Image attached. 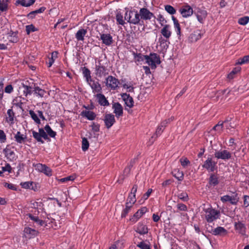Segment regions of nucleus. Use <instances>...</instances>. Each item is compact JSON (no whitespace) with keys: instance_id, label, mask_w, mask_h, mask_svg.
Returning a JSON list of instances; mask_svg holds the SVG:
<instances>
[{"instance_id":"nucleus-1","label":"nucleus","mask_w":249,"mask_h":249,"mask_svg":"<svg viewBox=\"0 0 249 249\" xmlns=\"http://www.w3.org/2000/svg\"><path fill=\"white\" fill-rule=\"evenodd\" d=\"M124 19L130 24H141L139 12L135 9L127 11L124 15Z\"/></svg>"},{"instance_id":"nucleus-2","label":"nucleus","mask_w":249,"mask_h":249,"mask_svg":"<svg viewBox=\"0 0 249 249\" xmlns=\"http://www.w3.org/2000/svg\"><path fill=\"white\" fill-rule=\"evenodd\" d=\"M160 57L156 53H150L149 55L146 57V63H147L151 69H155L157 65L160 63Z\"/></svg>"},{"instance_id":"nucleus-3","label":"nucleus","mask_w":249,"mask_h":249,"mask_svg":"<svg viewBox=\"0 0 249 249\" xmlns=\"http://www.w3.org/2000/svg\"><path fill=\"white\" fill-rule=\"evenodd\" d=\"M101 61L99 60L95 67V74L99 78L105 77L109 73V70L107 67L101 65Z\"/></svg>"},{"instance_id":"nucleus-4","label":"nucleus","mask_w":249,"mask_h":249,"mask_svg":"<svg viewBox=\"0 0 249 249\" xmlns=\"http://www.w3.org/2000/svg\"><path fill=\"white\" fill-rule=\"evenodd\" d=\"M205 213V218L208 222H212L219 218L220 216L219 211L211 208L207 209Z\"/></svg>"},{"instance_id":"nucleus-5","label":"nucleus","mask_w":249,"mask_h":249,"mask_svg":"<svg viewBox=\"0 0 249 249\" xmlns=\"http://www.w3.org/2000/svg\"><path fill=\"white\" fill-rule=\"evenodd\" d=\"M220 200L223 203L230 202L232 205H236L239 200V197L237 193L233 192L231 196L225 195L221 197Z\"/></svg>"},{"instance_id":"nucleus-6","label":"nucleus","mask_w":249,"mask_h":249,"mask_svg":"<svg viewBox=\"0 0 249 249\" xmlns=\"http://www.w3.org/2000/svg\"><path fill=\"white\" fill-rule=\"evenodd\" d=\"M105 82L107 87L113 90L116 89L120 84L119 80L112 75L108 76Z\"/></svg>"},{"instance_id":"nucleus-7","label":"nucleus","mask_w":249,"mask_h":249,"mask_svg":"<svg viewBox=\"0 0 249 249\" xmlns=\"http://www.w3.org/2000/svg\"><path fill=\"white\" fill-rule=\"evenodd\" d=\"M214 155L215 158L217 159H221L224 160H230L232 157L231 153L227 150L216 151Z\"/></svg>"},{"instance_id":"nucleus-8","label":"nucleus","mask_w":249,"mask_h":249,"mask_svg":"<svg viewBox=\"0 0 249 249\" xmlns=\"http://www.w3.org/2000/svg\"><path fill=\"white\" fill-rule=\"evenodd\" d=\"M139 14L142 22H143V20H150L152 17H154V14L146 8H141Z\"/></svg>"},{"instance_id":"nucleus-9","label":"nucleus","mask_w":249,"mask_h":249,"mask_svg":"<svg viewBox=\"0 0 249 249\" xmlns=\"http://www.w3.org/2000/svg\"><path fill=\"white\" fill-rule=\"evenodd\" d=\"M202 167L209 172H213L216 168V162L211 158H208L202 165Z\"/></svg>"},{"instance_id":"nucleus-10","label":"nucleus","mask_w":249,"mask_h":249,"mask_svg":"<svg viewBox=\"0 0 249 249\" xmlns=\"http://www.w3.org/2000/svg\"><path fill=\"white\" fill-rule=\"evenodd\" d=\"M179 11L183 18H188L193 14V8L187 4L181 6Z\"/></svg>"},{"instance_id":"nucleus-11","label":"nucleus","mask_w":249,"mask_h":249,"mask_svg":"<svg viewBox=\"0 0 249 249\" xmlns=\"http://www.w3.org/2000/svg\"><path fill=\"white\" fill-rule=\"evenodd\" d=\"M104 121L106 127L107 129H109L115 122L114 115L111 113L106 114L105 115Z\"/></svg>"},{"instance_id":"nucleus-12","label":"nucleus","mask_w":249,"mask_h":249,"mask_svg":"<svg viewBox=\"0 0 249 249\" xmlns=\"http://www.w3.org/2000/svg\"><path fill=\"white\" fill-rule=\"evenodd\" d=\"M207 230L209 232L214 235L224 236L227 233V231L222 227H217L215 229L211 228L210 230L207 228Z\"/></svg>"},{"instance_id":"nucleus-13","label":"nucleus","mask_w":249,"mask_h":249,"mask_svg":"<svg viewBox=\"0 0 249 249\" xmlns=\"http://www.w3.org/2000/svg\"><path fill=\"white\" fill-rule=\"evenodd\" d=\"M88 83L90 86L93 93H101L102 90V87L98 82L95 81L92 79Z\"/></svg>"},{"instance_id":"nucleus-14","label":"nucleus","mask_w":249,"mask_h":249,"mask_svg":"<svg viewBox=\"0 0 249 249\" xmlns=\"http://www.w3.org/2000/svg\"><path fill=\"white\" fill-rule=\"evenodd\" d=\"M195 14L196 16L198 21L201 23H203L207 16V11L200 8H198L197 11Z\"/></svg>"},{"instance_id":"nucleus-15","label":"nucleus","mask_w":249,"mask_h":249,"mask_svg":"<svg viewBox=\"0 0 249 249\" xmlns=\"http://www.w3.org/2000/svg\"><path fill=\"white\" fill-rule=\"evenodd\" d=\"M113 113L115 114L117 118L122 116L123 114V108L122 105L118 102L114 103L112 105Z\"/></svg>"},{"instance_id":"nucleus-16","label":"nucleus","mask_w":249,"mask_h":249,"mask_svg":"<svg viewBox=\"0 0 249 249\" xmlns=\"http://www.w3.org/2000/svg\"><path fill=\"white\" fill-rule=\"evenodd\" d=\"M100 38L103 43L107 46H110L113 42L112 37L109 34H101Z\"/></svg>"},{"instance_id":"nucleus-17","label":"nucleus","mask_w":249,"mask_h":249,"mask_svg":"<svg viewBox=\"0 0 249 249\" xmlns=\"http://www.w3.org/2000/svg\"><path fill=\"white\" fill-rule=\"evenodd\" d=\"M201 31L197 30L192 33L189 36L188 40L190 42H195L200 39L202 37Z\"/></svg>"},{"instance_id":"nucleus-18","label":"nucleus","mask_w":249,"mask_h":249,"mask_svg":"<svg viewBox=\"0 0 249 249\" xmlns=\"http://www.w3.org/2000/svg\"><path fill=\"white\" fill-rule=\"evenodd\" d=\"M146 211L147 208L146 207L142 208L133 215V216L130 219V220L133 222H136Z\"/></svg>"},{"instance_id":"nucleus-19","label":"nucleus","mask_w":249,"mask_h":249,"mask_svg":"<svg viewBox=\"0 0 249 249\" xmlns=\"http://www.w3.org/2000/svg\"><path fill=\"white\" fill-rule=\"evenodd\" d=\"M121 96L123 100L124 101L125 104L126 106L129 108L133 107L134 105V101L132 97L130 96V95L127 93H123L121 95Z\"/></svg>"},{"instance_id":"nucleus-20","label":"nucleus","mask_w":249,"mask_h":249,"mask_svg":"<svg viewBox=\"0 0 249 249\" xmlns=\"http://www.w3.org/2000/svg\"><path fill=\"white\" fill-rule=\"evenodd\" d=\"M161 34L166 39H168L171 36L172 32L170 30V26L165 24L160 31Z\"/></svg>"},{"instance_id":"nucleus-21","label":"nucleus","mask_w":249,"mask_h":249,"mask_svg":"<svg viewBox=\"0 0 249 249\" xmlns=\"http://www.w3.org/2000/svg\"><path fill=\"white\" fill-rule=\"evenodd\" d=\"M24 232L25 236L29 238H31L36 236L38 234V231L34 229H32L29 227H26L24 230Z\"/></svg>"},{"instance_id":"nucleus-22","label":"nucleus","mask_w":249,"mask_h":249,"mask_svg":"<svg viewBox=\"0 0 249 249\" xmlns=\"http://www.w3.org/2000/svg\"><path fill=\"white\" fill-rule=\"evenodd\" d=\"M234 225L235 229L236 231H238V232L242 234H245L246 228L243 223L241 221L235 222Z\"/></svg>"},{"instance_id":"nucleus-23","label":"nucleus","mask_w":249,"mask_h":249,"mask_svg":"<svg viewBox=\"0 0 249 249\" xmlns=\"http://www.w3.org/2000/svg\"><path fill=\"white\" fill-rule=\"evenodd\" d=\"M14 138L17 143L21 144L25 142L27 137L26 135L21 134L20 132L18 131L15 134Z\"/></svg>"},{"instance_id":"nucleus-24","label":"nucleus","mask_w":249,"mask_h":249,"mask_svg":"<svg viewBox=\"0 0 249 249\" xmlns=\"http://www.w3.org/2000/svg\"><path fill=\"white\" fill-rule=\"evenodd\" d=\"M96 96L98 99V102L101 106H108L109 105V104L104 95L99 93H97Z\"/></svg>"},{"instance_id":"nucleus-25","label":"nucleus","mask_w":249,"mask_h":249,"mask_svg":"<svg viewBox=\"0 0 249 249\" xmlns=\"http://www.w3.org/2000/svg\"><path fill=\"white\" fill-rule=\"evenodd\" d=\"M3 153L5 157L10 160L12 161L15 159V154L13 151L8 148V146L3 150Z\"/></svg>"},{"instance_id":"nucleus-26","label":"nucleus","mask_w":249,"mask_h":249,"mask_svg":"<svg viewBox=\"0 0 249 249\" xmlns=\"http://www.w3.org/2000/svg\"><path fill=\"white\" fill-rule=\"evenodd\" d=\"M81 115L89 120H93L96 117V114L91 111L84 110L81 113Z\"/></svg>"},{"instance_id":"nucleus-27","label":"nucleus","mask_w":249,"mask_h":249,"mask_svg":"<svg viewBox=\"0 0 249 249\" xmlns=\"http://www.w3.org/2000/svg\"><path fill=\"white\" fill-rule=\"evenodd\" d=\"M18 32L10 31L7 33L9 41L12 43H16L18 41V38L17 36Z\"/></svg>"},{"instance_id":"nucleus-28","label":"nucleus","mask_w":249,"mask_h":249,"mask_svg":"<svg viewBox=\"0 0 249 249\" xmlns=\"http://www.w3.org/2000/svg\"><path fill=\"white\" fill-rule=\"evenodd\" d=\"M87 33L86 29H81L79 30L75 34V37L78 41H83L84 36Z\"/></svg>"},{"instance_id":"nucleus-29","label":"nucleus","mask_w":249,"mask_h":249,"mask_svg":"<svg viewBox=\"0 0 249 249\" xmlns=\"http://www.w3.org/2000/svg\"><path fill=\"white\" fill-rule=\"evenodd\" d=\"M136 231L140 234H145L148 233V229L145 225L140 223Z\"/></svg>"},{"instance_id":"nucleus-30","label":"nucleus","mask_w":249,"mask_h":249,"mask_svg":"<svg viewBox=\"0 0 249 249\" xmlns=\"http://www.w3.org/2000/svg\"><path fill=\"white\" fill-rule=\"evenodd\" d=\"M33 91H34L35 94L41 98L43 97L46 93V91L45 90L40 88L38 86H35Z\"/></svg>"},{"instance_id":"nucleus-31","label":"nucleus","mask_w":249,"mask_h":249,"mask_svg":"<svg viewBox=\"0 0 249 249\" xmlns=\"http://www.w3.org/2000/svg\"><path fill=\"white\" fill-rule=\"evenodd\" d=\"M15 117V113L12 109H9L7 110V117H6V121L10 124L14 123V118Z\"/></svg>"},{"instance_id":"nucleus-32","label":"nucleus","mask_w":249,"mask_h":249,"mask_svg":"<svg viewBox=\"0 0 249 249\" xmlns=\"http://www.w3.org/2000/svg\"><path fill=\"white\" fill-rule=\"evenodd\" d=\"M209 183L210 185L215 186L219 183L218 178L213 174H212L209 179Z\"/></svg>"},{"instance_id":"nucleus-33","label":"nucleus","mask_w":249,"mask_h":249,"mask_svg":"<svg viewBox=\"0 0 249 249\" xmlns=\"http://www.w3.org/2000/svg\"><path fill=\"white\" fill-rule=\"evenodd\" d=\"M134 58L135 60V62H140L143 61L144 60H146V57L147 55H143L141 53H133Z\"/></svg>"},{"instance_id":"nucleus-34","label":"nucleus","mask_w":249,"mask_h":249,"mask_svg":"<svg viewBox=\"0 0 249 249\" xmlns=\"http://www.w3.org/2000/svg\"><path fill=\"white\" fill-rule=\"evenodd\" d=\"M227 123L228 122L226 121L219 122L217 124L213 127L211 131L215 130L217 131L219 133H220L222 131L223 127L224 126V124Z\"/></svg>"},{"instance_id":"nucleus-35","label":"nucleus","mask_w":249,"mask_h":249,"mask_svg":"<svg viewBox=\"0 0 249 249\" xmlns=\"http://www.w3.org/2000/svg\"><path fill=\"white\" fill-rule=\"evenodd\" d=\"M27 215L38 225L43 226L45 224V222L42 220L39 219L38 217L34 216L31 213H28L27 214Z\"/></svg>"},{"instance_id":"nucleus-36","label":"nucleus","mask_w":249,"mask_h":249,"mask_svg":"<svg viewBox=\"0 0 249 249\" xmlns=\"http://www.w3.org/2000/svg\"><path fill=\"white\" fill-rule=\"evenodd\" d=\"M83 74L84 77H85L87 83L92 79L90 75V71L89 70L84 67L82 68Z\"/></svg>"},{"instance_id":"nucleus-37","label":"nucleus","mask_w":249,"mask_h":249,"mask_svg":"<svg viewBox=\"0 0 249 249\" xmlns=\"http://www.w3.org/2000/svg\"><path fill=\"white\" fill-rule=\"evenodd\" d=\"M35 0H18L17 2L23 6L28 7L33 4Z\"/></svg>"},{"instance_id":"nucleus-38","label":"nucleus","mask_w":249,"mask_h":249,"mask_svg":"<svg viewBox=\"0 0 249 249\" xmlns=\"http://www.w3.org/2000/svg\"><path fill=\"white\" fill-rule=\"evenodd\" d=\"M22 87L24 88L23 94L25 97L28 95H31L32 93V89H34L32 86H28L23 83Z\"/></svg>"},{"instance_id":"nucleus-39","label":"nucleus","mask_w":249,"mask_h":249,"mask_svg":"<svg viewBox=\"0 0 249 249\" xmlns=\"http://www.w3.org/2000/svg\"><path fill=\"white\" fill-rule=\"evenodd\" d=\"M13 105L19 107L21 109L22 108V98L20 96L16 97L13 101Z\"/></svg>"},{"instance_id":"nucleus-40","label":"nucleus","mask_w":249,"mask_h":249,"mask_svg":"<svg viewBox=\"0 0 249 249\" xmlns=\"http://www.w3.org/2000/svg\"><path fill=\"white\" fill-rule=\"evenodd\" d=\"M133 206H132V204L126 202L125 203V208L122 211V214H121V217H125L127 213L130 211L131 208H132Z\"/></svg>"},{"instance_id":"nucleus-41","label":"nucleus","mask_w":249,"mask_h":249,"mask_svg":"<svg viewBox=\"0 0 249 249\" xmlns=\"http://www.w3.org/2000/svg\"><path fill=\"white\" fill-rule=\"evenodd\" d=\"M172 174L178 180L181 181L183 179L184 174L182 172H180L179 170H175L172 172Z\"/></svg>"},{"instance_id":"nucleus-42","label":"nucleus","mask_w":249,"mask_h":249,"mask_svg":"<svg viewBox=\"0 0 249 249\" xmlns=\"http://www.w3.org/2000/svg\"><path fill=\"white\" fill-rule=\"evenodd\" d=\"M57 53L54 52L52 53L51 58H48V61L47 62L48 67H51L54 62L55 58L57 57Z\"/></svg>"},{"instance_id":"nucleus-43","label":"nucleus","mask_w":249,"mask_h":249,"mask_svg":"<svg viewBox=\"0 0 249 249\" xmlns=\"http://www.w3.org/2000/svg\"><path fill=\"white\" fill-rule=\"evenodd\" d=\"M44 130L46 131L47 134L49 135L51 137L54 138L56 135V132L53 131L51 127L47 124L44 127Z\"/></svg>"},{"instance_id":"nucleus-44","label":"nucleus","mask_w":249,"mask_h":249,"mask_svg":"<svg viewBox=\"0 0 249 249\" xmlns=\"http://www.w3.org/2000/svg\"><path fill=\"white\" fill-rule=\"evenodd\" d=\"M249 63V55L244 56L242 58L238 59L236 64L239 65H242L246 63Z\"/></svg>"},{"instance_id":"nucleus-45","label":"nucleus","mask_w":249,"mask_h":249,"mask_svg":"<svg viewBox=\"0 0 249 249\" xmlns=\"http://www.w3.org/2000/svg\"><path fill=\"white\" fill-rule=\"evenodd\" d=\"M32 134L33 137L38 142H40L41 143H44V142L42 140V137L40 136V133L38 132H37L34 130L32 131Z\"/></svg>"},{"instance_id":"nucleus-46","label":"nucleus","mask_w":249,"mask_h":249,"mask_svg":"<svg viewBox=\"0 0 249 249\" xmlns=\"http://www.w3.org/2000/svg\"><path fill=\"white\" fill-rule=\"evenodd\" d=\"M29 114L30 115L32 119L37 124H40V120L37 117V115L35 113L33 110L29 111Z\"/></svg>"},{"instance_id":"nucleus-47","label":"nucleus","mask_w":249,"mask_h":249,"mask_svg":"<svg viewBox=\"0 0 249 249\" xmlns=\"http://www.w3.org/2000/svg\"><path fill=\"white\" fill-rule=\"evenodd\" d=\"M116 18L119 24L124 25L125 24V22L123 19V16L120 13H118L116 14Z\"/></svg>"},{"instance_id":"nucleus-48","label":"nucleus","mask_w":249,"mask_h":249,"mask_svg":"<svg viewBox=\"0 0 249 249\" xmlns=\"http://www.w3.org/2000/svg\"><path fill=\"white\" fill-rule=\"evenodd\" d=\"M89 143L87 139L85 138L82 139V148L83 151H86L88 149Z\"/></svg>"},{"instance_id":"nucleus-49","label":"nucleus","mask_w":249,"mask_h":249,"mask_svg":"<svg viewBox=\"0 0 249 249\" xmlns=\"http://www.w3.org/2000/svg\"><path fill=\"white\" fill-rule=\"evenodd\" d=\"M178 198L183 201H187L189 199L188 194L186 192L180 193L178 196Z\"/></svg>"},{"instance_id":"nucleus-50","label":"nucleus","mask_w":249,"mask_h":249,"mask_svg":"<svg viewBox=\"0 0 249 249\" xmlns=\"http://www.w3.org/2000/svg\"><path fill=\"white\" fill-rule=\"evenodd\" d=\"M165 10L167 11V12L171 15H174L176 13V9L173 6L170 5H165Z\"/></svg>"},{"instance_id":"nucleus-51","label":"nucleus","mask_w":249,"mask_h":249,"mask_svg":"<svg viewBox=\"0 0 249 249\" xmlns=\"http://www.w3.org/2000/svg\"><path fill=\"white\" fill-rule=\"evenodd\" d=\"M249 21V17L248 16H245L242 18H240L238 19V23L240 25H246Z\"/></svg>"},{"instance_id":"nucleus-52","label":"nucleus","mask_w":249,"mask_h":249,"mask_svg":"<svg viewBox=\"0 0 249 249\" xmlns=\"http://www.w3.org/2000/svg\"><path fill=\"white\" fill-rule=\"evenodd\" d=\"M37 31L36 28L33 25H29L26 26V31L27 34L29 35L31 32Z\"/></svg>"},{"instance_id":"nucleus-53","label":"nucleus","mask_w":249,"mask_h":249,"mask_svg":"<svg viewBox=\"0 0 249 249\" xmlns=\"http://www.w3.org/2000/svg\"><path fill=\"white\" fill-rule=\"evenodd\" d=\"M33 182H21L20 183V185L22 186V188L25 189H28V188H32L33 189Z\"/></svg>"},{"instance_id":"nucleus-54","label":"nucleus","mask_w":249,"mask_h":249,"mask_svg":"<svg viewBox=\"0 0 249 249\" xmlns=\"http://www.w3.org/2000/svg\"><path fill=\"white\" fill-rule=\"evenodd\" d=\"M137 246L142 249H151L150 245L143 241L140 242Z\"/></svg>"},{"instance_id":"nucleus-55","label":"nucleus","mask_w":249,"mask_h":249,"mask_svg":"<svg viewBox=\"0 0 249 249\" xmlns=\"http://www.w3.org/2000/svg\"><path fill=\"white\" fill-rule=\"evenodd\" d=\"M136 201V195H131L129 194L126 202L131 203L132 206H133V205L135 203Z\"/></svg>"},{"instance_id":"nucleus-56","label":"nucleus","mask_w":249,"mask_h":249,"mask_svg":"<svg viewBox=\"0 0 249 249\" xmlns=\"http://www.w3.org/2000/svg\"><path fill=\"white\" fill-rule=\"evenodd\" d=\"M38 131L42 138H43L45 140L49 139V137L47 134L46 131L45 132L43 128H39Z\"/></svg>"},{"instance_id":"nucleus-57","label":"nucleus","mask_w":249,"mask_h":249,"mask_svg":"<svg viewBox=\"0 0 249 249\" xmlns=\"http://www.w3.org/2000/svg\"><path fill=\"white\" fill-rule=\"evenodd\" d=\"M164 129V128L163 127H162L160 125L158 127V128L156 131L155 135L153 136H152V138H153L155 136H156V137H158V136H160L161 134V133L163 132Z\"/></svg>"},{"instance_id":"nucleus-58","label":"nucleus","mask_w":249,"mask_h":249,"mask_svg":"<svg viewBox=\"0 0 249 249\" xmlns=\"http://www.w3.org/2000/svg\"><path fill=\"white\" fill-rule=\"evenodd\" d=\"M158 20L159 21V22L161 26H164V25H165V24H166L167 22V21L165 20L164 17L162 15H160V14L158 16Z\"/></svg>"},{"instance_id":"nucleus-59","label":"nucleus","mask_w":249,"mask_h":249,"mask_svg":"<svg viewBox=\"0 0 249 249\" xmlns=\"http://www.w3.org/2000/svg\"><path fill=\"white\" fill-rule=\"evenodd\" d=\"M134 162H135V160H131L130 165L128 166H127V167H126L124 170V174H128L130 172L131 168L133 166Z\"/></svg>"},{"instance_id":"nucleus-60","label":"nucleus","mask_w":249,"mask_h":249,"mask_svg":"<svg viewBox=\"0 0 249 249\" xmlns=\"http://www.w3.org/2000/svg\"><path fill=\"white\" fill-rule=\"evenodd\" d=\"M6 140V136L2 130L0 129V142H4Z\"/></svg>"},{"instance_id":"nucleus-61","label":"nucleus","mask_w":249,"mask_h":249,"mask_svg":"<svg viewBox=\"0 0 249 249\" xmlns=\"http://www.w3.org/2000/svg\"><path fill=\"white\" fill-rule=\"evenodd\" d=\"M180 162L181 165L183 167L186 166L189 163H190L189 160L186 158H181L180 159Z\"/></svg>"},{"instance_id":"nucleus-62","label":"nucleus","mask_w":249,"mask_h":249,"mask_svg":"<svg viewBox=\"0 0 249 249\" xmlns=\"http://www.w3.org/2000/svg\"><path fill=\"white\" fill-rule=\"evenodd\" d=\"M42 173H43L48 176H51L52 175V170L45 165V168H44Z\"/></svg>"},{"instance_id":"nucleus-63","label":"nucleus","mask_w":249,"mask_h":249,"mask_svg":"<svg viewBox=\"0 0 249 249\" xmlns=\"http://www.w3.org/2000/svg\"><path fill=\"white\" fill-rule=\"evenodd\" d=\"M178 209L182 211H186L187 210V206L182 203H178L177 205Z\"/></svg>"},{"instance_id":"nucleus-64","label":"nucleus","mask_w":249,"mask_h":249,"mask_svg":"<svg viewBox=\"0 0 249 249\" xmlns=\"http://www.w3.org/2000/svg\"><path fill=\"white\" fill-rule=\"evenodd\" d=\"M244 206L245 207L249 206V196L245 195L243 197Z\"/></svg>"}]
</instances>
